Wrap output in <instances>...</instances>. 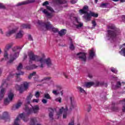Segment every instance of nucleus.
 I'll return each mask as SVG.
<instances>
[{
    "instance_id": "9",
    "label": "nucleus",
    "mask_w": 125,
    "mask_h": 125,
    "mask_svg": "<svg viewBox=\"0 0 125 125\" xmlns=\"http://www.w3.org/2000/svg\"><path fill=\"white\" fill-rule=\"evenodd\" d=\"M14 97V95L13 94V93H9L8 95V99L6 98L4 100V104L5 105H7V104H9V102L13 100Z\"/></svg>"
},
{
    "instance_id": "32",
    "label": "nucleus",
    "mask_w": 125,
    "mask_h": 125,
    "mask_svg": "<svg viewBox=\"0 0 125 125\" xmlns=\"http://www.w3.org/2000/svg\"><path fill=\"white\" fill-rule=\"evenodd\" d=\"M59 4H65L67 3V0H57Z\"/></svg>"
},
{
    "instance_id": "51",
    "label": "nucleus",
    "mask_w": 125,
    "mask_h": 125,
    "mask_svg": "<svg viewBox=\"0 0 125 125\" xmlns=\"http://www.w3.org/2000/svg\"><path fill=\"white\" fill-rule=\"evenodd\" d=\"M68 125H75V122L74 120H72L68 124Z\"/></svg>"
},
{
    "instance_id": "15",
    "label": "nucleus",
    "mask_w": 125,
    "mask_h": 125,
    "mask_svg": "<svg viewBox=\"0 0 125 125\" xmlns=\"http://www.w3.org/2000/svg\"><path fill=\"white\" fill-rule=\"evenodd\" d=\"M110 110L113 112L119 111V107H116V103H112V104L110 105Z\"/></svg>"
},
{
    "instance_id": "5",
    "label": "nucleus",
    "mask_w": 125,
    "mask_h": 125,
    "mask_svg": "<svg viewBox=\"0 0 125 125\" xmlns=\"http://www.w3.org/2000/svg\"><path fill=\"white\" fill-rule=\"evenodd\" d=\"M37 23L39 25L42 26V27H45L46 30H49V31H51L53 32V33H58L59 32L58 29L54 27L53 26L50 24V22L45 23L42 22V21H38Z\"/></svg>"
},
{
    "instance_id": "4",
    "label": "nucleus",
    "mask_w": 125,
    "mask_h": 125,
    "mask_svg": "<svg viewBox=\"0 0 125 125\" xmlns=\"http://www.w3.org/2000/svg\"><path fill=\"white\" fill-rule=\"evenodd\" d=\"M24 46H17L14 47L12 48V51L13 53L11 54L10 55V60L7 62V64H11V63L13 62L14 60H16L17 59L18 56H19V53H20V50L23 48ZM18 49H20V51H18Z\"/></svg>"
},
{
    "instance_id": "52",
    "label": "nucleus",
    "mask_w": 125,
    "mask_h": 125,
    "mask_svg": "<svg viewBox=\"0 0 125 125\" xmlns=\"http://www.w3.org/2000/svg\"><path fill=\"white\" fill-rule=\"evenodd\" d=\"M42 102L43 103V104H46V103H47V100L43 99L42 100Z\"/></svg>"
},
{
    "instance_id": "8",
    "label": "nucleus",
    "mask_w": 125,
    "mask_h": 125,
    "mask_svg": "<svg viewBox=\"0 0 125 125\" xmlns=\"http://www.w3.org/2000/svg\"><path fill=\"white\" fill-rule=\"evenodd\" d=\"M68 107H66L65 109H64V107H62L61 109H60L59 112L57 113V115L58 116V119H59L60 115H62V113H63V119H66L67 118V112H68Z\"/></svg>"
},
{
    "instance_id": "13",
    "label": "nucleus",
    "mask_w": 125,
    "mask_h": 125,
    "mask_svg": "<svg viewBox=\"0 0 125 125\" xmlns=\"http://www.w3.org/2000/svg\"><path fill=\"white\" fill-rule=\"evenodd\" d=\"M36 0H27L23 2L18 3L16 6H20V5H23L24 4H28L29 3H33L35 2Z\"/></svg>"
},
{
    "instance_id": "48",
    "label": "nucleus",
    "mask_w": 125,
    "mask_h": 125,
    "mask_svg": "<svg viewBox=\"0 0 125 125\" xmlns=\"http://www.w3.org/2000/svg\"><path fill=\"white\" fill-rule=\"evenodd\" d=\"M0 9H5V6L3 5L2 3H0Z\"/></svg>"
},
{
    "instance_id": "46",
    "label": "nucleus",
    "mask_w": 125,
    "mask_h": 125,
    "mask_svg": "<svg viewBox=\"0 0 125 125\" xmlns=\"http://www.w3.org/2000/svg\"><path fill=\"white\" fill-rule=\"evenodd\" d=\"M58 90H53L52 91V93H53V94H55V95H58V94H59V92H58Z\"/></svg>"
},
{
    "instance_id": "57",
    "label": "nucleus",
    "mask_w": 125,
    "mask_h": 125,
    "mask_svg": "<svg viewBox=\"0 0 125 125\" xmlns=\"http://www.w3.org/2000/svg\"><path fill=\"white\" fill-rule=\"evenodd\" d=\"M91 109V106H90V105H89V107L87 109V112H90Z\"/></svg>"
},
{
    "instance_id": "28",
    "label": "nucleus",
    "mask_w": 125,
    "mask_h": 125,
    "mask_svg": "<svg viewBox=\"0 0 125 125\" xmlns=\"http://www.w3.org/2000/svg\"><path fill=\"white\" fill-rule=\"evenodd\" d=\"M22 29H31V25L29 24H23L21 25Z\"/></svg>"
},
{
    "instance_id": "63",
    "label": "nucleus",
    "mask_w": 125,
    "mask_h": 125,
    "mask_svg": "<svg viewBox=\"0 0 125 125\" xmlns=\"http://www.w3.org/2000/svg\"><path fill=\"white\" fill-rule=\"evenodd\" d=\"M33 76L31 75V74H30V75H29V76H28V79H29V80H31V79H32V77Z\"/></svg>"
},
{
    "instance_id": "2",
    "label": "nucleus",
    "mask_w": 125,
    "mask_h": 125,
    "mask_svg": "<svg viewBox=\"0 0 125 125\" xmlns=\"http://www.w3.org/2000/svg\"><path fill=\"white\" fill-rule=\"evenodd\" d=\"M108 29L107 32L106 37L108 41H114L117 38L121 37V30L119 28H116L114 24H110L107 26Z\"/></svg>"
},
{
    "instance_id": "14",
    "label": "nucleus",
    "mask_w": 125,
    "mask_h": 125,
    "mask_svg": "<svg viewBox=\"0 0 125 125\" xmlns=\"http://www.w3.org/2000/svg\"><path fill=\"white\" fill-rule=\"evenodd\" d=\"M17 30H18V28H15V29H13L11 30H9L6 33V37H10V36H11V35H12L13 34H15V33H16V32H17Z\"/></svg>"
},
{
    "instance_id": "42",
    "label": "nucleus",
    "mask_w": 125,
    "mask_h": 125,
    "mask_svg": "<svg viewBox=\"0 0 125 125\" xmlns=\"http://www.w3.org/2000/svg\"><path fill=\"white\" fill-rule=\"evenodd\" d=\"M6 85V86H7V84H6V81L4 80L3 82L2 83V84L0 86V88H2L3 87V86Z\"/></svg>"
},
{
    "instance_id": "62",
    "label": "nucleus",
    "mask_w": 125,
    "mask_h": 125,
    "mask_svg": "<svg viewBox=\"0 0 125 125\" xmlns=\"http://www.w3.org/2000/svg\"><path fill=\"white\" fill-rule=\"evenodd\" d=\"M63 76H64L66 79H68V76H67V74L66 73H63Z\"/></svg>"
},
{
    "instance_id": "24",
    "label": "nucleus",
    "mask_w": 125,
    "mask_h": 125,
    "mask_svg": "<svg viewBox=\"0 0 125 125\" xmlns=\"http://www.w3.org/2000/svg\"><path fill=\"white\" fill-rule=\"evenodd\" d=\"M13 44L12 43H10V44H7L6 45L5 48L4 49V51H8L10 48L12 47Z\"/></svg>"
},
{
    "instance_id": "6",
    "label": "nucleus",
    "mask_w": 125,
    "mask_h": 125,
    "mask_svg": "<svg viewBox=\"0 0 125 125\" xmlns=\"http://www.w3.org/2000/svg\"><path fill=\"white\" fill-rule=\"evenodd\" d=\"M80 13L81 14H84L83 16V18L86 20V21H90L91 20V16L90 13H88V6L87 5H85L83 6L82 9L79 10Z\"/></svg>"
},
{
    "instance_id": "43",
    "label": "nucleus",
    "mask_w": 125,
    "mask_h": 125,
    "mask_svg": "<svg viewBox=\"0 0 125 125\" xmlns=\"http://www.w3.org/2000/svg\"><path fill=\"white\" fill-rule=\"evenodd\" d=\"M23 86H24V88H28V87L29 86V83H28L27 82H25L24 83H23Z\"/></svg>"
},
{
    "instance_id": "31",
    "label": "nucleus",
    "mask_w": 125,
    "mask_h": 125,
    "mask_svg": "<svg viewBox=\"0 0 125 125\" xmlns=\"http://www.w3.org/2000/svg\"><path fill=\"white\" fill-rule=\"evenodd\" d=\"M96 86H102L104 85V82H96Z\"/></svg>"
},
{
    "instance_id": "3",
    "label": "nucleus",
    "mask_w": 125,
    "mask_h": 125,
    "mask_svg": "<svg viewBox=\"0 0 125 125\" xmlns=\"http://www.w3.org/2000/svg\"><path fill=\"white\" fill-rule=\"evenodd\" d=\"M25 113H22L20 114V117L22 119L24 122H28L29 121V118H28V116L31 115L32 113H38V111L40 110V107L38 105H35L32 106V108H29L28 105H25Z\"/></svg>"
},
{
    "instance_id": "45",
    "label": "nucleus",
    "mask_w": 125,
    "mask_h": 125,
    "mask_svg": "<svg viewBox=\"0 0 125 125\" xmlns=\"http://www.w3.org/2000/svg\"><path fill=\"white\" fill-rule=\"evenodd\" d=\"M55 100L57 102H59V103H61V101L62 100V99L60 97H59L58 98H56Z\"/></svg>"
},
{
    "instance_id": "64",
    "label": "nucleus",
    "mask_w": 125,
    "mask_h": 125,
    "mask_svg": "<svg viewBox=\"0 0 125 125\" xmlns=\"http://www.w3.org/2000/svg\"><path fill=\"white\" fill-rule=\"evenodd\" d=\"M88 77H89L90 78V79H91V78H92V75L88 74Z\"/></svg>"
},
{
    "instance_id": "41",
    "label": "nucleus",
    "mask_w": 125,
    "mask_h": 125,
    "mask_svg": "<svg viewBox=\"0 0 125 125\" xmlns=\"http://www.w3.org/2000/svg\"><path fill=\"white\" fill-rule=\"evenodd\" d=\"M77 89L80 90V92H82V93H83L84 92H85V91H84V90H83L82 87H78Z\"/></svg>"
},
{
    "instance_id": "17",
    "label": "nucleus",
    "mask_w": 125,
    "mask_h": 125,
    "mask_svg": "<svg viewBox=\"0 0 125 125\" xmlns=\"http://www.w3.org/2000/svg\"><path fill=\"white\" fill-rule=\"evenodd\" d=\"M48 111L49 112V118L50 119V120H51L52 121H53V113H54V109L50 108L48 109Z\"/></svg>"
},
{
    "instance_id": "37",
    "label": "nucleus",
    "mask_w": 125,
    "mask_h": 125,
    "mask_svg": "<svg viewBox=\"0 0 125 125\" xmlns=\"http://www.w3.org/2000/svg\"><path fill=\"white\" fill-rule=\"evenodd\" d=\"M46 8L47 10H49V11H50L51 12H54V10H53L51 7L49 6H46Z\"/></svg>"
},
{
    "instance_id": "20",
    "label": "nucleus",
    "mask_w": 125,
    "mask_h": 125,
    "mask_svg": "<svg viewBox=\"0 0 125 125\" xmlns=\"http://www.w3.org/2000/svg\"><path fill=\"white\" fill-rule=\"evenodd\" d=\"M122 86V83L121 82L118 81L117 82L116 85H112L113 89H117V88H120Z\"/></svg>"
},
{
    "instance_id": "34",
    "label": "nucleus",
    "mask_w": 125,
    "mask_h": 125,
    "mask_svg": "<svg viewBox=\"0 0 125 125\" xmlns=\"http://www.w3.org/2000/svg\"><path fill=\"white\" fill-rule=\"evenodd\" d=\"M108 4L109 3H103L101 4L100 7H102V8H106Z\"/></svg>"
},
{
    "instance_id": "44",
    "label": "nucleus",
    "mask_w": 125,
    "mask_h": 125,
    "mask_svg": "<svg viewBox=\"0 0 125 125\" xmlns=\"http://www.w3.org/2000/svg\"><path fill=\"white\" fill-rule=\"evenodd\" d=\"M40 92L39 91L36 92L35 96V97H36V98H39V97H40Z\"/></svg>"
},
{
    "instance_id": "53",
    "label": "nucleus",
    "mask_w": 125,
    "mask_h": 125,
    "mask_svg": "<svg viewBox=\"0 0 125 125\" xmlns=\"http://www.w3.org/2000/svg\"><path fill=\"white\" fill-rule=\"evenodd\" d=\"M78 1V0H71L70 1L71 3H72V4H74L75 3H77Z\"/></svg>"
},
{
    "instance_id": "36",
    "label": "nucleus",
    "mask_w": 125,
    "mask_h": 125,
    "mask_svg": "<svg viewBox=\"0 0 125 125\" xmlns=\"http://www.w3.org/2000/svg\"><path fill=\"white\" fill-rule=\"evenodd\" d=\"M110 71H111L112 73H114V74H117L118 73V70L116 69V68H114V67H111L110 68Z\"/></svg>"
},
{
    "instance_id": "49",
    "label": "nucleus",
    "mask_w": 125,
    "mask_h": 125,
    "mask_svg": "<svg viewBox=\"0 0 125 125\" xmlns=\"http://www.w3.org/2000/svg\"><path fill=\"white\" fill-rule=\"evenodd\" d=\"M92 23L93 28H95V26L97 25L96 21H92Z\"/></svg>"
},
{
    "instance_id": "11",
    "label": "nucleus",
    "mask_w": 125,
    "mask_h": 125,
    "mask_svg": "<svg viewBox=\"0 0 125 125\" xmlns=\"http://www.w3.org/2000/svg\"><path fill=\"white\" fill-rule=\"evenodd\" d=\"M77 56H79V59L82 61L85 62L86 61V54L83 52H80L77 54Z\"/></svg>"
},
{
    "instance_id": "50",
    "label": "nucleus",
    "mask_w": 125,
    "mask_h": 125,
    "mask_svg": "<svg viewBox=\"0 0 125 125\" xmlns=\"http://www.w3.org/2000/svg\"><path fill=\"white\" fill-rule=\"evenodd\" d=\"M32 102L33 103H39V99H34L33 100Z\"/></svg>"
},
{
    "instance_id": "26",
    "label": "nucleus",
    "mask_w": 125,
    "mask_h": 125,
    "mask_svg": "<svg viewBox=\"0 0 125 125\" xmlns=\"http://www.w3.org/2000/svg\"><path fill=\"white\" fill-rule=\"evenodd\" d=\"M15 87L17 90H18L19 91H20V93H22L23 92V88H22L20 85L18 84H16Z\"/></svg>"
},
{
    "instance_id": "61",
    "label": "nucleus",
    "mask_w": 125,
    "mask_h": 125,
    "mask_svg": "<svg viewBox=\"0 0 125 125\" xmlns=\"http://www.w3.org/2000/svg\"><path fill=\"white\" fill-rule=\"evenodd\" d=\"M36 74H37V73L36 72H33L32 73L30 74H31V76H35Z\"/></svg>"
},
{
    "instance_id": "55",
    "label": "nucleus",
    "mask_w": 125,
    "mask_h": 125,
    "mask_svg": "<svg viewBox=\"0 0 125 125\" xmlns=\"http://www.w3.org/2000/svg\"><path fill=\"white\" fill-rule=\"evenodd\" d=\"M28 39L29 40V41H33V38L32 37V36H31V35H28Z\"/></svg>"
},
{
    "instance_id": "30",
    "label": "nucleus",
    "mask_w": 125,
    "mask_h": 125,
    "mask_svg": "<svg viewBox=\"0 0 125 125\" xmlns=\"http://www.w3.org/2000/svg\"><path fill=\"white\" fill-rule=\"evenodd\" d=\"M20 122V119H19V116H18L14 121V124L13 125H19V123Z\"/></svg>"
},
{
    "instance_id": "56",
    "label": "nucleus",
    "mask_w": 125,
    "mask_h": 125,
    "mask_svg": "<svg viewBox=\"0 0 125 125\" xmlns=\"http://www.w3.org/2000/svg\"><path fill=\"white\" fill-rule=\"evenodd\" d=\"M58 87L60 90L62 95H63V90H61V89H62L61 86H58Z\"/></svg>"
},
{
    "instance_id": "7",
    "label": "nucleus",
    "mask_w": 125,
    "mask_h": 125,
    "mask_svg": "<svg viewBox=\"0 0 125 125\" xmlns=\"http://www.w3.org/2000/svg\"><path fill=\"white\" fill-rule=\"evenodd\" d=\"M70 20H71L74 25L76 26L77 29H80V28H82V27L83 26V23L80 22V21H79L78 18L74 17L73 16H70Z\"/></svg>"
},
{
    "instance_id": "27",
    "label": "nucleus",
    "mask_w": 125,
    "mask_h": 125,
    "mask_svg": "<svg viewBox=\"0 0 125 125\" xmlns=\"http://www.w3.org/2000/svg\"><path fill=\"white\" fill-rule=\"evenodd\" d=\"M32 97H33V95L30 93L26 98L27 104H30L31 102V99H32Z\"/></svg>"
},
{
    "instance_id": "21",
    "label": "nucleus",
    "mask_w": 125,
    "mask_h": 125,
    "mask_svg": "<svg viewBox=\"0 0 125 125\" xmlns=\"http://www.w3.org/2000/svg\"><path fill=\"white\" fill-rule=\"evenodd\" d=\"M25 68L27 70H34V69H37L38 66L36 65V64H32L29 66H26Z\"/></svg>"
},
{
    "instance_id": "29",
    "label": "nucleus",
    "mask_w": 125,
    "mask_h": 125,
    "mask_svg": "<svg viewBox=\"0 0 125 125\" xmlns=\"http://www.w3.org/2000/svg\"><path fill=\"white\" fill-rule=\"evenodd\" d=\"M4 96V89L2 88L0 91V100H1Z\"/></svg>"
},
{
    "instance_id": "19",
    "label": "nucleus",
    "mask_w": 125,
    "mask_h": 125,
    "mask_svg": "<svg viewBox=\"0 0 125 125\" xmlns=\"http://www.w3.org/2000/svg\"><path fill=\"white\" fill-rule=\"evenodd\" d=\"M94 84V83L93 82H86L85 84L83 85L84 87H87V88H89V87H91L92 85Z\"/></svg>"
},
{
    "instance_id": "59",
    "label": "nucleus",
    "mask_w": 125,
    "mask_h": 125,
    "mask_svg": "<svg viewBox=\"0 0 125 125\" xmlns=\"http://www.w3.org/2000/svg\"><path fill=\"white\" fill-rule=\"evenodd\" d=\"M122 111L123 112H125V104H124L123 106Z\"/></svg>"
},
{
    "instance_id": "25",
    "label": "nucleus",
    "mask_w": 125,
    "mask_h": 125,
    "mask_svg": "<svg viewBox=\"0 0 125 125\" xmlns=\"http://www.w3.org/2000/svg\"><path fill=\"white\" fill-rule=\"evenodd\" d=\"M23 37V31L20 30L16 35V39H21Z\"/></svg>"
},
{
    "instance_id": "18",
    "label": "nucleus",
    "mask_w": 125,
    "mask_h": 125,
    "mask_svg": "<svg viewBox=\"0 0 125 125\" xmlns=\"http://www.w3.org/2000/svg\"><path fill=\"white\" fill-rule=\"evenodd\" d=\"M95 56V53L94 52V49L92 48L90 50L89 59H93Z\"/></svg>"
},
{
    "instance_id": "38",
    "label": "nucleus",
    "mask_w": 125,
    "mask_h": 125,
    "mask_svg": "<svg viewBox=\"0 0 125 125\" xmlns=\"http://www.w3.org/2000/svg\"><path fill=\"white\" fill-rule=\"evenodd\" d=\"M21 105H22V103H18L15 105L16 109H19L20 107H21Z\"/></svg>"
},
{
    "instance_id": "16",
    "label": "nucleus",
    "mask_w": 125,
    "mask_h": 125,
    "mask_svg": "<svg viewBox=\"0 0 125 125\" xmlns=\"http://www.w3.org/2000/svg\"><path fill=\"white\" fill-rule=\"evenodd\" d=\"M8 118H9V116H8V112L7 111H4L3 113L2 116H0V120H6Z\"/></svg>"
},
{
    "instance_id": "22",
    "label": "nucleus",
    "mask_w": 125,
    "mask_h": 125,
    "mask_svg": "<svg viewBox=\"0 0 125 125\" xmlns=\"http://www.w3.org/2000/svg\"><path fill=\"white\" fill-rule=\"evenodd\" d=\"M42 12L45 15H46L47 17H48L49 18H51V17L53 16L51 13L48 12L45 9H44L42 11Z\"/></svg>"
},
{
    "instance_id": "47",
    "label": "nucleus",
    "mask_w": 125,
    "mask_h": 125,
    "mask_svg": "<svg viewBox=\"0 0 125 125\" xmlns=\"http://www.w3.org/2000/svg\"><path fill=\"white\" fill-rule=\"evenodd\" d=\"M15 74H12L10 73L9 76H8V78L6 79V81H9V78H12L13 76H14Z\"/></svg>"
},
{
    "instance_id": "35",
    "label": "nucleus",
    "mask_w": 125,
    "mask_h": 125,
    "mask_svg": "<svg viewBox=\"0 0 125 125\" xmlns=\"http://www.w3.org/2000/svg\"><path fill=\"white\" fill-rule=\"evenodd\" d=\"M69 49H70V50H75V46H74L72 42H71L70 43Z\"/></svg>"
},
{
    "instance_id": "40",
    "label": "nucleus",
    "mask_w": 125,
    "mask_h": 125,
    "mask_svg": "<svg viewBox=\"0 0 125 125\" xmlns=\"http://www.w3.org/2000/svg\"><path fill=\"white\" fill-rule=\"evenodd\" d=\"M4 58L5 59H8V53H7V51H4Z\"/></svg>"
},
{
    "instance_id": "39",
    "label": "nucleus",
    "mask_w": 125,
    "mask_h": 125,
    "mask_svg": "<svg viewBox=\"0 0 125 125\" xmlns=\"http://www.w3.org/2000/svg\"><path fill=\"white\" fill-rule=\"evenodd\" d=\"M44 98H46V99H51V97H50V95L48 93L44 94Z\"/></svg>"
},
{
    "instance_id": "12",
    "label": "nucleus",
    "mask_w": 125,
    "mask_h": 125,
    "mask_svg": "<svg viewBox=\"0 0 125 125\" xmlns=\"http://www.w3.org/2000/svg\"><path fill=\"white\" fill-rule=\"evenodd\" d=\"M22 68L23 65L21 63H19V65L17 67V70L19 72L18 73H16V75H17V76H22L24 75V72L21 71V70H22Z\"/></svg>"
},
{
    "instance_id": "58",
    "label": "nucleus",
    "mask_w": 125,
    "mask_h": 125,
    "mask_svg": "<svg viewBox=\"0 0 125 125\" xmlns=\"http://www.w3.org/2000/svg\"><path fill=\"white\" fill-rule=\"evenodd\" d=\"M44 80L45 81H49V80H50V78H49V77H45L44 78Z\"/></svg>"
},
{
    "instance_id": "10",
    "label": "nucleus",
    "mask_w": 125,
    "mask_h": 125,
    "mask_svg": "<svg viewBox=\"0 0 125 125\" xmlns=\"http://www.w3.org/2000/svg\"><path fill=\"white\" fill-rule=\"evenodd\" d=\"M69 99L70 100V105H71V106L70 107L69 110L72 111V109H74L75 107H77V103L73 97H70Z\"/></svg>"
},
{
    "instance_id": "23",
    "label": "nucleus",
    "mask_w": 125,
    "mask_h": 125,
    "mask_svg": "<svg viewBox=\"0 0 125 125\" xmlns=\"http://www.w3.org/2000/svg\"><path fill=\"white\" fill-rule=\"evenodd\" d=\"M66 31H67L66 29H62L60 31L59 30L58 33L60 37H62V36L66 35Z\"/></svg>"
},
{
    "instance_id": "33",
    "label": "nucleus",
    "mask_w": 125,
    "mask_h": 125,
    "mask_svg": "<svg viewBox=\"0 0 125 125\" xmlns=\"http://www.w3.org/2000/svg\"><path fill=\"white\" fill-rule=\"evenodd\" d=\"M90 15L91 17H94L95 18L98 17V14H95L94 12H90Z\"/></svg>"
},
{
    "instance_id": "54",
    "label": "nucleus",
    "mask_w": 125,
    "mask_h": 125,
    "mask_svg": "<svg viewBox=\"0 0 125 125\" xmlns=\"http://www.w3.org/2000/svg\"><path fill=\"white\" fill-rule=\"evenodd\" d=\"M49 4V3H48V1H45V2H44L43 3H42V5L43 6H45V5H47Z\"/></svg>"
},
{
    "instance_id": "1",
    "label": "nucleus",
    "mask_w": 125,
    "mask_h": 125,
    "mask_svg": "<svg viewBox=\"0 0 125 125\" xmlns=\"http://www.w3.org/2000/svg\"><path fill=\"white\" fill-rule=\"evenodd\" d=\"M28 57L29 58V63L30 64L32 63V61L40 62L41 64L39 66L40 68H43V67H44V63L47 65L48 68H50V67L52 66V62L50 58L44 60L43 58H41L38 55H35L32 51H30L28 53Z\"/></svg>"
},
{
    "instance_id": "60",
    "label": "nucleus",
    "mask_w": 125,
    "mask_h": 125,
    "mask_svg": "<svg viewBox=\"0 0 125 125\" xmlns=\"http://www.w3.org/2000/svg\"><path fill=\"white\" fill-rule=\"evenodd\" d=\"M122 20L125 23V15L122 16Z\"/></svg>"
}]
</instances>
